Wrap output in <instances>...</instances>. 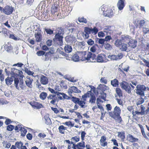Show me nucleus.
<instances>
[{"label": "nucleus", "instance_id": "52", "mask_svg": "<svg viewBox=\"0 0 149 149\" xmlns=\"http://www.w3.org/2000/svg\"><path fill=\"white\" fill-rule=\"evenodd\" d=\"M75 104L74 105V109H69V111L71 113H72L73 112H74V110H77L78 108V106L77 104Z\"/></svg>", "mask_w": 149, "mask_h": 149}, {"label": "nucleus", "instance_id": "53", "mask_svg": "<svg viewBox=\"0 0 149 149\" xmlns=\"http://www.w3.org/2000/svg\"><path fill=\"white\" fill-rule=\"evenodd\" d=\"M45 31L47 34L51 35L53 33V31L50 29H45Z\"/></svg>", "mask_w": 149, "mask_h": 149}, {"label": "nucleus", "instance_id": "28", "mask_svg": "<svg viewBox=\"0 0 149 149\" xmlns=\"http://www.w3.org/2000/svg\"><path fill=\"white\" fill-rule=\"evenodd\" d=\"M64 50L66 53L71 52L72 50V47L69 45H66L64 47Z\"/></svg>", "mask_w": 149, "mask_h": 149}, {"label": "nucleus", "instance_id": "50", "mask_svg": "<svg viewBox=\"0 0 149 149\" xmlns=\"http://www.w3.org/2000/svg\"><path fill=\"white\" fill-rule=\"evenodd\" d=\"M140 107L141 111L140 112L141 113V115L145 114L146 113V111H145V107H144L143 105H141L140 106Z\"/></svg>", "mask_w": 149, "mask_h": 149}, {"label": "nucleus", "instance_id": "25", "mask_svg": "<svg viewBox=\"0 0 149 149\" xmlns=\"http://www.w3.org/2000/svg\"><path fill=\"white\" fill-rule=\"evenodd\" d=\"M13 81V79L11 77H8L5 79L6 83L8 86L11 85Z\"/></svg>", "mask_w": 149, "mask_h": 149}, {"label": "nucleus", "instance_id": "5", "mask_svg": "<svg viewBox=\"0 0 149 149\" xmlns=\"http://www.w3.org/2000/svg\"><path fill=\"white\" fill-rule=\"evenodd\" d=\"M14 10V7L10 5H6L2 10V12L5 15H9L13 14Z\"/></svg>", "mask_w": 149, "mask_h": 149}, {"label": "nucleus", "instance_id": "29", "mask_svg": "<svg viewBox=\"0 0 149 149\" xmlns=\"http://www.w3.org/2000/svg\"><path fill=\"white\" fill-rule=\"evenodd\" d=\"M58 129L60 133L64 134L65 130H67V127H64L63 125H61L59 127Z\"/></svg>", "mask_w": 149, "mask_h": 149}, {"label": "nucleus", "instance_id": "20", "mask_svg": "<svg viewBox=\"0 0 149 149\" xmlns=\"http://www.w3.org/2000/svg\"><path fill=\"white\" fill-rule=\"evenodd\" d=\"M87 29L86 30L87 31L89 32L90 33H92L95 35L98 32V29L96 27H94L93 29L92 28H89L88 27H87Z\"/></svg>", "mask_w": 149, "mask_h": 149}, {"label": "nucleus", "instance_id": "59", "mask_svg": "<svg viewBox=\"0 0 149 149\" xmlns=\"http://www.w3.org/2000/svg\"><path fill=\"white\" fill-rule=\"evenodd\" d=\"M45 52L42 51H39L36 53V54L38 56H41L45 54Z\"/></svg>", "mask_w": 149, "mask_h": 149}, {"label": "nucleus", "instance_id": "16", "mask_svg": "<svg viewBox=\"0 0 149 149\" xmlns=\"http://www.w3.org/2000/svg\"><path fill=\"white\" fill-rule=\"evenodd\" d=\"M125 0H119L117 3V6L118 9L122 10L125 6Z\"/></svg>", "mask_w": 149, "mask_h": 149}, {"label": "nucleus", "instance_id": "3", "mask_svg": "<svg viewBox=\"0 0 149 149\" xmlns=\"http://www.w3.org/2000/svg\"><path fill=\"white\" fill-rule=\"evenodd\" d=\"M146 89V87L144 85H138L136 86V93L140 97H143L145 96L144 92Z\"/></svg>", "mask_w": 149, "mask_h": 149}, {"label": "nucleus", "instance_id": "8", "mask_svg": "<svg viewBox=\"0 0 149 149\" xmlns=\"http://www.w3.org/2000/svg\"><path fill=\"white\" fill-rule=\"evenodd\" d=\"M95 61L99 63L105 62L107 61L106 56L104 54H99L96 58L95 57Z\"/></svg>", "mask_w": 149, "mask_h": 149}, {"label": "nucleus", "instance_id": "58", "mask_svg": "<svg viewBox=\"0 0 149 149\" xmlns=\"http://www.w3.org/2000/svg\"><path fill=\"white\" fill-rule=\"evenodd\" d=\"M19 86L22 90L26 88V86L23 84V80L20 81V83L19 84Z\"/></svg>", "mask_w": 149, "mask_h": 149}, {"label": "nucleus", "instance_id": "36", "mask_svg": "<svg viewBox=\"0 0 149 149\" xmlns=\"http://www.w3.org/2000/svg\"><path fill=\"white\" fill-rule=\"evenodd\" d=\"M78 20L80 23L87 24V22L86 19L84 17H79L78 19Z\"/></svg>", "mask_w": 149, "mask_h": 149}, {"label": "nucleus", "instance_id": "60", "mask_svg": "<svg viewBox=\"0 0 149 149\" xmlns=\"http://www.w3.org/2000/svg\"><path fill=\"white\" fill-rule=\"evenodd\" d=\"M100 81L102 83L104 84H106L107 83V80L104 77H102L100 79Z\"/></svg>", "mask_w": 149, "mask_h": 149}, {"label": "nucleus", "instance_id": "10", "mask_svg": "<svg viewBox=\"0 0 149 149\" xmlns=\"http://www.w3.org/2000/svg\"><path fill=\"white\" fill-rule=\"evenodd\" d=\"M103 14L104 16L109 18L112 17L113 15V11L110 8H107L106 10H104Z\"/></svg>", "mask_w": 149, "mask_h": 149}, {"label": "nucleus", "instance_id": "2", "mask_svg": "<svg viewBox=\"0 0 149 149\" xmlns=\"http://www.w3.org/2000/svg\"><path fill=\"white\" fill-rule=\"evenodd\" d=\"M83 53L85 59V61H86L88 62H95V57L96 56L95 54H92L91 52L87 53L86 52H83Z\"/></svg>", "mask_w": 149, "mask_h": 149}, {"label": "nucleus", "instance_id": "22", "mask_svg": "<svg viewBox=\"0 0 149 149\" xmlns=\"http://www.w3.org/2000/svg\"><path fill=\"white\" fill-rule=\"evenodd\" d=\"M78 51H77L75 54H73L71 58L72 60L74 62H78L79 60V57L78 54Z\"/></svg>", "mask_w": 149, "mask_h": 149}, {"label": "nucleus", "instance_id": "13", "mask_svg": "<svg viewBox=\"0 0 149 149\" xmlns=\"http://www.w3.org/2000/svg\"><path fill=\"white\" fill-rule=\"evenodd\" d=\"M30 104L34 108H36L37 109H40L42 108L43 106L42 104L35 101L31 102H30Z\"/></svg>", "mask_w": 149, "mask_h": 149}, {"label": "nucleus", "instance_id": "55", "mask_svg": "<svg viewBox=\"0 0 149 149\" xmlns=\"http://www.w3.org/2000/svg\"><path fill=\"white\" fill-rule=\"evenodd\" d=\"M140 111H134V110L132 111V113L133 115V116H136V115H141V113Z\"/></svg>", "mask_w": 149, "mask_h": 149}, {"label": "nucleus", "instance_id": "42", "mask_svg": "<svg viewBox=\"0 0 149 149\" xmlns=\"http://www.w3.org/2000/svg\"><path fill=\"white\" fill-rule=\"evenodd\" d=\"M80 138L79 136H75L72 138L71 140L74 143H76L79 141Z\"/></svg>", "mask_w": 149, "mask_h": 149}, {"label": "nucleus", "instance_id": "23", "mask_svg": "<svg viewBox=\"0 0 149 149\" xmlns=\"http://www.w3.org/2000/svg\"><path fill=\"white\" fill-rule=\"evenodd\" d=\"M35 37L36 42H39L42 40V35L40 32H38L35 34Z\"/></svg>", "mask_w": 149, "mask_h": 149}, {"label": "nucleus", "instance_id": "37", "mask_svg": "<svg viewBox=\"0 0 149 149\" xmlns=\"http://www.w3.org/2000/svg\"><path fill=\"white\" fill-rule=\"evenodd\" d=\"M23 145V143L21 141H17L15 143V146L16 147V148H17L19 149L22 147Z\"/></svg>", "mask_w": 149, "mask_h": 149}, {"label": "nucleus", "instance_id": "12", "mask_svg": "<svg viewBox=\"0 0 149 149\" xmlns=\"http://www.w3.org/2000/svg\"><path fill=\"white\" fill-rule=\"evenodd\" d=\"M69 94L70 95L73 93H80L81 91L78 89L76 87L74 86H72L69 88L68 90Z\"/></svg>", "mask_w": 149, "mask_h": 149}, {"label": "nucleus", "instance_id": "48", "mask_svg": "<svg viewBox=\"0 0 149 149\" xmlns=\"http://www.w3.org/2000/svg\"><path fill=\"white\" fill-rule=\"evenodd\" d=\"M14 128V125H10L7 126L6 129L7 130L10 131H12Z\"/></svg>", "mask_w": 149, "mask_h": 149}, {"label": "nucleus", "instance_id": "61", "mask_svg": "<svg viewBox=\"0 0 149 149\" xmlns=\"http://www.w3.org/2000/svg\"><path fill=\"white\" fill-rule=\"evenodd\" d=\"M25 72L28 75H32L33 76V74H34V73L33 72L31 71L28 69L26 70H25Z\"/></svg>", "mask_w": 149, "mask_h": 149}, {"label": "nucleus", "instance_id": "14", "mask_svg": "<svg viewBox=\"0 0 149 149\" xmlns=\"http://www.w3.org/2000/svg\"><path fill=\"white\" fill-rule=\"evenodd\" d=\"M58 96V98L60 100H62L63 99H68V97L65 94L59 92L56 93Z\"/></svg>", "mask_w": 149, "mask_h": 149}, {"label": "nucleus", "instance_id": "57", "mask_svg": "<svg viewBox=\"0 0 149 149\" xmlns=\"http://www.w3.org/2000/svg\"><path fill=\"white\" fill-rule=\"evenodd\" d=\"M51 12L52 13H55L58 11V8L56 6L53 7L51 8Z\"/></svg>", "mask_w": 149, "mask_h": 149}, {"label": "nucleus", "instance_id": "39", "mask_svg": "<svg viewBox=\"0 0 149 149\" xmlns=\"http://www.w3.org/2000/svg\"><path fill=\"white\" fill-rule=\"evenodd\" d=\"M120 46V49L122 51H125L127 49V45L126 44L122 43Z\"/></svg>", "mask_w": 149, "mask_h": 149}, {"label": "nucleus", "instance_id": "47", "mask_svg": "<svg viewBox=\"0 0 149 149\" xmlns=\"http://www.w3.org/2000/svg\"><path fill=\"white\" fill-rule=\"evenodd\" d=\"M104 47L105 49L107 50L110 49L111 48V45L109 44L107 42L104 43Z\"/></svg>", "mask_w": 149, "mask_h": 149}, {"label": "nucleus", "instance_id": "7", "mask_svg": "<svg viewBox=\"0 0 149 149\" xmlns=\"http://www.w3.org/2000/svg\"><path fill=\"white\" fill-rule=\"evenodd\" d=\"M63 37L62 35L56 34L53 40L58 45L61 46L63 44Z\"/></svg>", "mask_w": 149, "mask_h": 149}, {"label": "nucleus", "instance_id": "34", "mask_svg": "<svg viewBox=\"0 0 149 149\" xmlns=\"http://www.w3.org/2000/svg\"><path fill=\"white\" fill-rule=\"evenodd\" d=\"M139 127L141 129V132L143 136L146 139L147 138V137L145 132L144 128L143 126L140 124H138Z\"/></svg>", "mask_w": 149, "mask_h": 149}, {"label": "nucleus", "instance_id": "9", "mask_svg": "<svg viewBox=\"0 0 149 149\" xmlns=\"http://www.w3.org/2000/svg\"><path fill=\"white\" fill-rule=\"evenodd\" d=\"M85 147V143L83 141H82L77 143V144H73L72 148L73 149H84Z\"/></svg>", "mask_w": 149, "mask_h": 149}, {"label": "nucleus", "instance_id": "38", "mask_svg": "<svg viewBox=\"0 0 149 149\" xmlns=\"http://www.w3.org/2000/svg\"><path fill=\"white\" fill-rule=\"evenodd\" d=\"M3 146L5 147V148H9L11 146V144L6 141H4L3 142Z\"/></svg>", "mask_w": 149, "mask_h": 149}, {"label": "nucleus", "instance_id": "40", "mask_svg": "<svg viewBox=\"0 0 149 149\" xmlns=\"http://www.w3.org/2000/svg\"><path fill=\"white\" fill-rule=\"evenodd\" d=\"M113 118L117 120V121L119 123H121L123 121L120 115H119V116H116L114 118Z\"/></svg>", "mask_w": 149, "mask_h": 149}, {"label": "nucleus", "instance_id": "35", "mask_svg": "<svg viewBox=\"0 0 149 149\" xmlns=\"http://www.w3.org/2000/svg\"><path fill=\"white\" fill-rule=\"evenodd\" d=\"M78 54L79 56V59L82 61H85V58L84 56V54L83 53V52H79L78 51Z\"/></svg>", "mask_w": 149, "mask_h": 149}, {"label": "nucleus", "instance_id": "51", "mask_svg": "<svg viewBox=\"0 0 149 149\" xmlns=\"http://www.w3.org/2000/svg\"><path fill=\"white\" fill-rule=\"evenodd\" d=\"M122 43L120 40H117L115 42V44L117 47H120Z\"/></svg>", "mask_w": 149, "mask_h": 149}, {"label": "nucleus", "instance_id": "11", "mask_svg": "<svg viewBox=\"0 0 149 149\" xmlns=\"http://www.w3.org/2000/svg\"><path fill=\"white\" fill-rule=\"evenodd\" d=\"M48 100H51L50 103L51 104L54 105L56 101L57 98L56 95L50 94L47 97Z\"/></svg>", "mask_w": 149, "mask_h": 149}, {"label": "nucleus", "instance_id": "63", "mask_svg": "<svg viewBox=\"0 0 149 149\" xmlns=\"http://www.w3.org/2000/svg\"><path fill=\"white\" fill-rule=\"evenodd\" d=\"M13 121H11L10 119H6L5 123L6 125H8L11 123H12Z\"/></svg>", "mask_w": 149, "mask_h": 149}, {"label": "nucleus", "instance_id": "45", "mask_svg": "<svg viewBox=\"0 0 149 149\" xmlns=\"http://www.w3.org/2000/svg\"><path fill=\"white\" fill-rule=\"evenodd\" d=\"M99 87L100 88V89L103 91H105L107 90V86L106 85H103V84H100L99 85Z\"/></svg>", "mask_w": 149, "mask_h": 149}, {"label": "nucleus", "instance_id": "54", "mask_svg": "<svg viewBox=\"0 0 149 149\" xmlns=\"http://www.w3.org/2000/svg\"><path fill=\"white\" fill-rule=\"evenodd\" d=\"M57 0H47V3L49 5L51 6L55 4V3L57 1Z\"/></svg>", "mask_w": 149, "mask_h": 149}, {"label": "nucleus", "instance_id": "21", "mask_svg": "<svg viewBox=\"0 0 149 149\" xmlns=\"http://www.w3.org/2000/svg\"><path fill=\"white\" fill-rule=\"evenodd\" d=\"M127 139L131 143L137 142L138 139L137 138H134L132 135L129 134L127 136Z\"/></svg>", "mask_w": 149, "mask_h": 149}, {"label": "nucleus", "instance_id": "30", "mask_svg": "<svg viewBox=\"0 0 149 149\" xmlns=\"http://www.w3.org/2000/svg\"><path fill=\"white\" fill-rule=\"evenodd\" d=\"M116 92L120 98L123 97V93L122 90L119 88L116 89Z\"/></svg>", "mask_w": 149, "mask_h": 149}, {"label": "nucleus", "instance_id": "1", "mask_svg": "<svg viewBox=\"0 0 149 149\" xmlns=\"http://www.w3.org/2000/svg\"><path fill=\"white\" fill-rule=\"evenodd\" d=\"M90 95H91V97L89 100L90 102L92 103H95L96 97L93 94H91V91H88L86 93L82 95L81 100L79 98L73 96L71 98V100L75 104H78L81 108H84L86 98L87 97H89Z\"/></svg>", "mask_w": 149, "mask_h": 149}, {"label": "nucleus", "instance_id": "49", "mask_svg": "<svg viewBox=\"0 0 149 149\" xmlns=\"http://www.w3.org/2000/svg\"><path fill=\"white\" fill-rule=\"evenodd\" d=\"M22 125L18 124L15 127V130L17 132H19L21 128H22Z\"/></svg>", "mask_w": 149, "mask_h": 149}, {"label": "nucleus", "instance_id": "31", "mask_svg": "<svg viewBox=\"0 0 149 149\" xmlns=\"http://www.w3.org/2000/svg\"><path fill=\"white\" fill-rule=\"evenodd\" d=\"M47 94L45 92H42L39 95V97L40 99L42 100H45L47 97Z\"/></svg>", "mask_w": 149, "mask_h": 149}, {"label": "nucleus", "instance_id": "33", "mask_svg": "<svg viewBox=\"0 0 149 149\" xmlns=\"http://www.w3.org/2000/svg\"><path fill=\"white\" fill-rule=\"evenodd\" d=\"M20 131L21 132V136L23 137L25 136L27 132V130L22 127Z\"/></svg>", "mask_w": 149, "mask_h": 149}, {"label": "nucleus", "instance_id": "41", "mask_svg": "<svg viewBox=\"0 0 149 149\" xmlns=\"http://www.w3.org/2000/svg\"><path fill=\"white\" fill-rule=\"evenodd\" d=\"M144 102V99L142 98V97H141L139 98L136 104L138 106L139 105H140L143 103Z\"/></svg>", "mask_w": 149, "mask_h": 149}, {"label": "nucleus", "instance_id": "17", "mask_svg": "<svg viewBox=\"0 0 149 149\" xmlns=\"http://www.w3.org/2000/svg\"><path fill=\"white\" fill-rule=\"evenodd\" d=\"M26 79L25 81V83L26 86L29 88H31L33 86L32 85L33 81V79L29 76L26 77Z\"/></svg>", "mask_w": 149, "mask_h": 149}, {"label": "nucleus", "instance_id": "4", "mask_svg": "<svg viewBox=\"0 0 149 149\" xmlns=\"http://www.w3.org/2000/svg\"><path fill=\"white\" fill-rule=\"evenodd\" d=\"M121 113V110L119 107L116 106L114 108L113 111L109 112L108 113L110 117L114 118L116 116H119Z\"/></svg>", "mask_w": 149, "mask_h": 149}, {"label": "nucleus", "instance_id": "15", "mask_svg": "<svg viewBox=\"0 0 149 149\" xmlns=\"http://www.w3.org/2000/svg\"><path fill=\"white\" fill-rule=\"evenodd\" d=\"M40 82L42 84L47 85L48 83L47 78L44 75L41 74L40 77Z\"/></svg>", "mask_w": 149, "mask_h": 149}, {"label": "nucleus", "instance_id": "43", "mask_svg": "<svg viewBox=\"0 0 149 149\" xmlns=\"http://www.w3.org/2000/svg\"><path fill=\"white\" fill-rule=\"evenodd\" d=\"M136 42L133 41H130L128 43V45L132 48H134L136 46Z\"/></svg>", "mask_w": 149, "mask_h": 149}, {"label": "nucleus", "instance_id": "32", "mask_svg": "<svg viewBox=\"0 0 149 149\" xmlns=\"http://www.w3.org/2000/svg\"><path fill=\"white\" fill-rule=\"evenodd\" d=\"M64 34V30L62 27H58L57 29V32L56 34H57L59 35L63 36Z\"/></svg>", "mask_w": 149, "mask_h": 149}, {"label": "nucleus", "instance_id": "24", "mask_svg": "<svg viewBox=\"0 0 149 149\" xmlns=\"http://www.w3.org/2000/svg\"><path fill=\"white\" fill-rule=\"evenodd\" d=\"M118 137L120 138L122 141H124L125 137V132H118Z\"/></svg>", "mask_w": 149, "mask_h": 149}, {"label": "nucleus", "instance_id": "27", "mask_svg": "<svg viewBox=\"0 0 149 149\" xmlns=\"http://www.w3.org/2000/svg\"><path fill=\"white\" fill-rule=\"evenodd\" d=\"M87 27L84 28V31L83 33V37L85 39H87L89 37V34H91L89 32L87 31L86 29H87Z\"/></svg>", "mask_w": 149, "mask_h": 149}, {"label": "nucleus", "instance_id": "26", "mask_svg": "<svg viewBox=\"0 0 149 149\" xmlns=\"http://www.w3.org/2000/svg\"><path fill=\"white\" fill-rule=\"evenodd\" d=\"M111 84L114 87H118L119 85V82L118 80L116 79L111 81Z\"/></svg>", "mask_w": 149, "mask_h": 149}, {"label": "nucleus", "instance_id": "56", "mask_svg": "<svg viewBox=\"0 0 149 149\" xmlns=\"http://www.w3.org/2000/svg\"><path fill=\"white\" fill-rule=\"evenodd\" d=\"M96 46H97V44L94 45L91 48L90 51L93 52H95L97 49Z\"/></svg>", "mask_w": 149, "mask_h": 149}, {"label": "nucleus", "instance_id": "62", "mask_svg": "<svg viewBox=\"0 0 149 149\" xmlns=\"http://www.w3.org/2000/svg\"><path fill=\"white\" fill-rule=\"evenodd\" d=\"M67 80L74 83L77 81V79H75L74 77H70L69 79H67Z\"/></svg>", "mask_w": 149, "mask_h": 149}, {"label": "nucleus", "instance_id": "18", "mask_svg": "<svg viewBox=\"0 0 149 149\" xmlns=\"http://www.w3.org/2000/svg\"><path fill=\"white\" fill-rule=\"evenodd\" d=\"M106 137L104 136H101L100 140V145L102 147H105L107 145L108 143L106 141Z\"/></svg>", "mask_w": 149, "mask_h": 149}, {"label": "nucleus", "instance_id": "19", "mask_svg": "<svg viewBox=\"0 0 149 149\" xmlns=\"http://www.w3.org/2000/svg\"><path fill=\"white\" fill-rule=\"evenodd\" d=\"M110 56V58L111 60H117L121 59L123 56V55L122 53H120L117 55H112Z\"/></svg>", "mask_w": 149, "mask_h": 149}, {"label": "nucleus", "instance_id": "64", "mask_svg": "<svg viewBox=\"0 0 149 149\" xmlns=\"http://www.w3.org/2000/svg\"><path fill=\"white\" fill-rule=\"evenodd\" d=\"M87 43L89 45H91L94 44V41L91 39H90L88 40Z\"/></svg>", "mask_w": 149, "mask_h": 149}, {"label": "nucleus", "instance_id": "44", "mask_svg": "<svg viewBox=\"0 0 149 149\" xmlns=\"http://www.w3.org/2000/svg\"><path fill=\"white\" fill-rule=\"evenodd\" d=\"M60 85L61 87L62 88L64 89H67L68 88V87L65 83V82L63 81H62L60 83Z\"/></svg>", "mask_w": 149, "mask_h": 149}, {"label": "nucleus", "instance_id": "46", "mask_svg": "<svg viewBox=\"0 0 149 149\" xmlns=\"http://www.w3.org/2000/svg\"><path fill=\"white\" fill-rule=\"evenodd\" d=\"M14 85L16 87L17 89H19V87L18 86V84L19 82V80L18 78H15L14 79Z\"/></svg>", "mask_w": 149, "mask_h": 149}, {"label": "nucleus", "instance_id": "6", "mask_svg": "<svg viewBox=\"0 0 149 149\" xmlns=\"http://www.w3.org/2000/svg\"><path fill=\"white\" fill-rule=\"evenodd\" d=\"M121 88L124 90L126 92L130 93L131 92V89L130 86V85L127 82L123 81L120 83Z\"/></svg>", "mask_w": 149, "mask_h": 149}]
</instances>
